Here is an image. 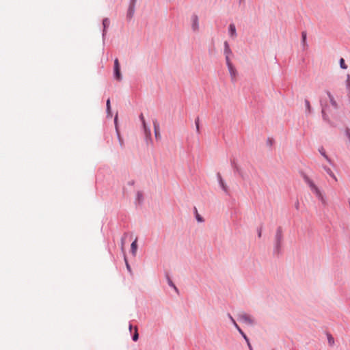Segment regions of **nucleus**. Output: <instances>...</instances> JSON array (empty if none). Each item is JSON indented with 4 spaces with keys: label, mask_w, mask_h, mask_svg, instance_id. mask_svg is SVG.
I'll use <instances>...</instances> for the list:
<instances>
[{
    "label": "nucleus",
    "mask_w": 350,
    "mask_h": 350,
    "mask_svg": "<svg viewBox=\"0 0 350 350\" xmlns=\"http://www.w3.org/2000/svg\"><path fill=\"white\" fill-rule=\"evenodd\" d=\"M196 211H197L196 209ZM196 219L199 222H202L203 221L202 217L198 213V212H196Z\"/></svg>",
    "instance_id": "nucleus-22"
},
{
    "label": "nucleus",
    "mask_w": 350,
    "mask_h": 350,
    "mask_svg": "<svg viewBox=\"0 0 350 350\" xmlns=\"http://www.w3.org/2000/svg\"><path fill=\"white\" fill-rule=\"evenodd\" d=\"M243 338L245 340L246 342H250V341H249V339H248V338L247 337V336H246V335H245V336H244Z\"/></svg>",
    "instance_id": "nucleus-29"
},
{
    "label": "nucleus",
    "mask_w": 350,
    "mask_h": 350,
    "mask_svg": "<svg viewBox=\"0 0 350 350\" xmlns=\"http://www.w3.org/2000/svg\"><path fill=\"white\" fill-rule=\"evenodd\" d=\"M110 25V21L109 18H106L103 19V34L106 32L107 29L109 27Z\"/></svg>",
    "instance_id": "nucleus-7"
},
{
    "label": "nucleus",
    "mask_w": 350,
    "mask_h": 350,
    "mask_svg": "<svg viewBox=\"0 0 350 350\" xmlns=\"http://www.w3.org/2000/svg\"><path fill=\"white\" fill-rule=\"evenodd\" d=\"M226 64H227V66H228L230 77L232 80H234L237 75V71L236 68L234 67V66L232 65V64L231 63L230 58L228 57V55L226 56Z\"/></svg>",
    "instance_id": "nucleus-3"
},
{
    "label": "nucleus",
    "mask_w": 350,
    "mask_h": 350,
    "mask_svg": "<svg viewBox=\"0 0 350 350\" xmlns=\"http://www.w3.org/2000/svg\"><path fill=\"white\" fill-rule=\"evenodd\" d=\"M327 96H328V97H329V98L330 100V102H331L332 105L333 106H334V107H336V102L335 101L333 96L331 94L330 92H327Z\"/></svg>",
    "instance_id": "nucleus-13"
},
{
    "label": "nucleus",
    "mask_w": 350,
    "mask_h": 350,
    "mask_svg": "<svg viewBox=\"0 0 350 350\" xmlns=\"http://www.w3.org/2000/svg\"><path fill=\"white\" fill-rule=\"evenodd\" d=\"M307 183L310 189V190L316 195V196L322 202H325L324 197L319 190L318 187L310 180H307Z\"/></svg>",
    "instance_id": "nucleus-1"
},
{
    "label": "nucleus",
    "mask_w": 350,
    "mask_h": 350,
    "mask_svg": "<svg viewBox=\"0 0 350 350\" xmlns=\"http://www.w3.org/2000/svg\"><path fill=\"white\" fill-rule=\"evenodd\" d=\"M321 155H323L325 159L328 161V162H331L330 159H329V157H327V155L325 154V150L322 148L321 150H319Z\"/></svg>",
    "instance_id": "nucleus-16"
},
{
    "label": "nucleus",
    "mask_w": 350,
    "mask_h": 350,
    "mask_svg": "<svg viewBox=\"0 0 350 350\" xmlns=\"http://www.w3.org/2000/svg\"><path fill=\"white\" fill-rule=\"evenodd\" d=\"M154 129L155 137L157 138L160 136V134H159V126L156 121L154 122Z\"/></svg>",
    "instance_id": "nucleus-12"
},
{
    "label": "nucleus",
    "mask_w": 350,
    "mask_h": 350,
    "mask_svg": "<svg viewBox=\"0 0 350 350\" xmlns=\"http://www.w3.org/2000/svg\"><path fill=\"white\" fill-rule=\"evenodd\" d=\"M131 329H132V325H129V330L131 331Z\"/></svg>",
    "instance_id": "nucleus-35"
},
{
    "label": "nucleus",
    "mask_w": 350,
    "mask_h": 350,
    "mask_svg": "<svg viewBox=\"0 0 350 350\" xmlns=\"http://www.w3.org/2000/svg\"><path fill=\"white\" fill-rule=\"evenodd\" d=\"M229 33H230V36L232 38H234L237 36L236 27L234 24H230L229 25Z\"/></svg>",
    "instance_id": "nucleus-6"
},
{
    "label": "nucleus",
    "mask_w": 350,
    "mask_h": 350,
    "mask_svg": "<svg viewBox=\"0 0 350 350\" xmlns=\"http://www.w3.org/2000/svg\"><path fill=\"white\" fill-rule=\"evenodd\" d=\"M114 75H115V78L117 80L120 81L122 79L120 63L117 58L114 61Z\"/></svg>",
    "instance_id": "nucleus-4"
},
{
    "label": "nucleus",
    "mask_w": 350,
    "mask_h": 350,
    "mask_svg": "<svg viewBox=\"0 0 350 350\" xmlns=\"http://www.w3.org/2000/svg\"><path fill=\"white\" fill-rule=\"evenodd\" d=\"M192 21V28L194 31L198 30V18L196 15H193L191 17Z\"/></svg>",
    "instance_id": "nucleus-5"
},
{
    "label": "nucleus",
    "mask_w": 350,
    "mask_h": 350,
    "mask_svg": "<svg viewBox=\"0 0 350 350\" xmlns=\"http://www.w3.org/2000/svg\"><path fill=\"white\" fill-rule=\"evenodd\" d=\"M224 46H225L224 53L226 55V57L228 55V57H229V55L232 53V51H231L227 42H225Z\"/></svg>",
    "instance_id": "nucleus-11"
},
{
    "label": "nucleus",
    "mask_w": 350,
    "mask_h": 350,
    "mask_svg": "<svg viewBox=\"0 0 350 350\" xmlns=\"http://www.w3.org/2000/svg\"><path fill=\"white\" fill-rule=\"evenodd\" d=\"M247 346H248V347H249L250 350H253V349H252V345H251V344H250V342H247Z\"/></svg>",
    "instance_id": "nucleus-28"
},
{
    "label": "nucleus",
    "mask_w": 350,
    "mask_h": 350,
    "mask_svg": "<svg viewBox=\"0 0 350 350\" xmlns=\"http://www.w3.org/2000/svg\"><path fill=\"white\" fill-rule=\"evenodd\" d=\"M324 170H325V172L335 180V182H337L338 181V179L336 178V176H335V174H334V172L331 170L330 168L329 167H324Z\"/></svg>",
    "instance_id": "nucleus-8"
},
{
    "label": "nucleus",
    "mask_w": 350,
    "mask_h": 350,
    "mask_svg": "<svg viewBox=\"0 0 350 350\" xmlns=\"http://www.w3.org/2000/svg\"><path fill=\"white\" fill-rule=\"evenodd\" d=\"M220 184H221V185L222 188H223L224 190H226V185H224V182H223L222 179H220Z\"/></svg>",
    "instance_id": "nucleus-26"
},
{
    "label": "nucleus",
    "mask_w": 350,
    "mask_h": 350,
    "mask_svg": "<svg viewBox=\"0 0 350 350\" xmlns=\"http://www.w3.org/2000/svg\"><path fill=\"white\" fill-rule=\"evenodd\" d=\"M340 66L341 68H342V69H347V66L345 64V60H344L343 58H341L340 59Z\"/></svg>",
    "instance_id": "nucleus-15"
},
{
    "label": "nucleus",
    "mask_w": 350,
    "mask_h": 350,
    "mask_svg": "<svg viewBox=\"0 0 350 350\" xmlns=\"http://www.w3.org/2000/svg\"><path fill=\"white\" fill-rule=\"evenodd\" d=\"M168 284L170 286L173 287L174 288V290L178 293V288L176 287V286L174 284V283L172 282V280H170V279L168 280Z\"/></svg>",
    "instance_id": "nucleus-21"
},
{
    "label": "nucleus",
    "mask_w": 350,
    "mask_h": 350,
    "mask_svg": "<svg viewBox=\"0 0 350 350\" xmlns=\"http://www.w3.org/2000/svg\"><path fill=\"white\" fill-rule=\"evenodd\" d=\"M232 322L233 323L234 325L235 326V327L237 329L238 327H239V326L237 324V323L235 322V321L234 320V319L230 316L229 315Z\"/></svg>",
    "instance_id": "nucleus-24"
},
{
    "label": "nucleus",
    "mask_w": 350,
    "mask_h": 350,
    "mask_svg": "<svg viewBox=\"0 0 350 350\" xmlns=\"http://www.w3.org/2000/svg\"><path fill=\"white\" fill-rule=\"evenodd\" d=\"M117 119H118V116L116 115L115 117V120H114L116 124L117 123Z\"/></svg>",
    "instance_id": "nucleus-32"
},
{
    "label": "nucleus",
    "mask_w": 350,
    "mask_h": 350,
    "mask_svg": "<svg viewBox=\"0 0 350 350\" xmlns=\"http://www.w3.org/2000/svg\"><path fill=\"white\" fill-rule=\"evenodd\" d=\"M140 118H141V119H142V122H143V125H144V129H145L146 134V135H150V130H149V129L148 130V129H146V126L145 120H144V119L143 116L142 115V116H140Z\"/></svg>",
    "instance_id": "nucleus-14"
},
{
    "label": "nucleus",
    "mask_w": 350,
    "mask_h": 350,
    "mask_svg": "<svg viewBox=\"0 0 350 350\" xmlns=\"http://www.w3.org/2000/svg\"><path fill=\"white\" fill-rule=\"evenodd\" d=\"M306 40V33L302 32V41L304 43H305Z\"/></svg>",
    "instance_id": "nucleus-25"
},
{
    "label": "nucleus",
    "mask_w": 350,
    "mask_h": 350,
    "mask_svg": "<svg viewBox=\"0 0 350 350\" xmlns=\"http://www.w3.org/2000/svg\"><path fill=\"white\" fill-rule=\"evenodd\" d=\"M106 105H107V113H110V112H111V105H110V100H109V99H108V100H107Z\"/></svg>",
    "instance_id": "nucleus-19"
},
{
    "label": "nucleus",
    "mask_w": 350,
    "mask_h": 350,
    "mask_svg": "<svg viewBox=\"0 0 350 350\" xmlns=\"http://www.w3.org/2000/svg\"><path fill=\"white\" fill-rule=\"evenodd\" d=\"M136 2V0H131V5L129 10V15L131 17L134 13V5Z\"/></svg>",
    "instance_id": "nucleus-10"
},
{
    "label": "nucleus",
    "mask_w": 350,
    "mask_h": 350,
    "mask_svg": "<svg viewBox=\"0 0 350 350\" xmlns=\"http://www.w3.org/2000/svg\"><path fill=\"white\" fill-rule=\"evenodd\" d=\"M276 237H277L278 245H279L280 243L281 242V240H282V235H281V234L278 233Z\"/></svg>",
    "instance_id": "nucleus-23"
},
{
    "label": "nucleus",
    "mask_w": 350,
    "mask_h": 350,
    "mask_svg": "<svg viewBox=\"0 0 350 350\" xmlns=\"http://www.w3.org/2000/svg\"><path fill=\"white\" fill-rule=\"evenodd\" d=\"M196 125L197 130L199 131V120H198L196 122Z\"/></svg>",
    "instance_id": "nucleus-27"
},
{
    "label": "nucleus",
    "mask_w": 350,
    "mask_h": 350,
    "mask_svg": "<svg viewBox=\"0 0 350 350\" xmlns=\"http://www.w3.org/2000/svg\"><path fill=\"white\" fill-rule=\"evenodd\" d=\"M126 267L129 270H130V266L128 264V262L126 261Z\"/></svg>",
    "instance_id": "nucleus-30"
},
{
    "label": "nucleus",
    "mask_w": 350,
    "mask_h": 350,
    "mask_svg": "<svg viewBox=\"0 0 350 350\" xmlns=\"http://www.w3.org/2000/svg\"><path fill=\"white\" fill-rule=\"evenodd\" d=\"M261 236V231L260 230L258 232V237H260Z\"/></svg>",
    "instance_id": "nucleus-34"
},
{
    "label": "nucleus",
    "mask_w": 350,
    "mask_h": 350,
    "mask_svg": "<svg viewBox=\"0 0 350 350\" xmlns=\"http://www.w3.org/2000/svg\"><path fill=\"white\" fill-rule=\"evenodd\" d=\"M305 105L308 113H310L311 106L308 100H305Z\"/></svg>",
    "instance_id": "nucleus-18"
},
{
    "label": "nucleus",
    "mask_w": 350,
    "mask_h": 350,
    "mask_svg": "<svg viewBox=\"0 0 350 350\" xmlns=\"http://www.w3.org/2000/svg\"><path fill=\"white\" fill-rule=\"evenodd\" d=\"M237 329L240 334L243 332L242 329L240 327H238Z\"/></svg>",
    "instance_id": "nucleus-31"
},
{
    "label": "nucleus",
    "mask_w": 350,
    "mask_h": 350,
    "mask_svg": "<svg viewBox=\"0 0 350 350\" xmlns=\"http://www.w3.org/2000/svg\"><path fill=\"white\" fill-rule=\"evenodd\" d=\"M239 321L243 322L244 323L250 325H252L254 324V319L250 315L246 313H241L239 315Z\"/></svg>",
    "instance_id": "nucleus-2"
},
{
    "label": "nucleus",
    "mask_w": 350,
    "mask_h": 350,
    "mask_svg": "<svg viewBox=\"0 0 350 350\" xmlns=\"http://www.w3.org/2000/svg\"><path fill=\"white\" fill-rule=\"evenodd\" d=\"M138 197L141 198V194L140 193H138Z\"/></svg>",
    "instance_id": "nucleus-36"
},
{
    "label": "nucleus",
    "mask_w": 350,
    "mask_h": 350,
    "mask_svg": "<svg viewBox=\"0 0 350 350\" xmlns=\"http://www.w3.org/2000/svg\"><path fill=\"white\" fill-rule=\"evenodd\" d=\"M241 334L242 335L243 337H244V336H245V334L243 332L242 333H241Z\"/></svg>",
    "instance_id": "nucleus-33"
},
{
    "label": "nucleus",
    "mask_w": 350,
    "mask_h": 350,
    "mask_svg": "<svg viewBox=\"0 0 350 350\" xmlns=\"http://www.w3.org/2000/svg\"><path fill=\"white\" fill-rule=\"evenodd\" d=\"M328 342L330 345H333L334 343V339L331 335L328 336Z\"/></svg>",
    "instance_id": "nucleus-20"
},
{
    "label": "nucleus",
    "mask_w": 350,
    "mask_h": 350,
    "mask_svg": "<svg viewBox=\"0 0 350 350\" xmlns=\"http://www.w3.org/2000/svg\"><path fill=\"white\" fill-rule=\"evenodd\" d=\"M131 252L135 256L136 254L137 249V239H135L131 245Z\"/></svg>",
    "instance_id": "nucleus-9"
},
{
    "label": "nucleus",
    "mask_w": 350,
    "mask_h": 350,
    "mask_svg": "<svg viewBox=\"0 0 350 350\" xmlns=\"http://www.w3.org/2000/svg\"><path fill=\"white\" fill-rule=\"evenodd\" d=\"M138 197L141 198V194L140 193H138Z\"/></svg>",
    "instance_id": "nucleus-37"
},
{
    "label": "nucleus",
    "mask_w": 350,
    "mask_h": 350,
    "mask_svg": "<svg viewBox=\"0 0 350 350\" xmlns=\"http://www.w3.org/2000/svg\"><path fill=\"white\" fill-rule=\"evenodd\" d=\"M138 338H139V334H138V332H137V328L135 327V333H134V335L133 336V340L134 341H137L138 340Z\"/></svg>",
    "instance_id": "nucleus-17"
}]
</instances>
